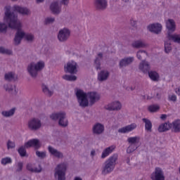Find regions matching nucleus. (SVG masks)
Segmentation results:
<instances>
[{
  "instance_id": "1",
  "label": "nucleus",
  "mask_w": 180,
  "mask_h": 180,
  "mask_svg": "<svg viewBox=\"0 0 180 180\" xmlns=\"http://www.w3.org/2000/svg\"><path fill=\"white\" fill-rule=\"evenodd\" d=\"M4 20L6 23H8V27L17 30L14 37L15 46H19L23 37H25L27 41H33V40H34V34H25V32L22 30V23H20V21L18 19V15L11 11V9H6Z\"/></svg>"
},
{
  "instance_id": "2",
  "label": "nucleus",
  "mask_w": 180,
  "mask_h": 180,
  "mask_svg": "<svg viewBox=\"0 0 180 180\" xmlns=\"http://www.w3.org/2000/svg\"><path fill=\"white\" fill-rule=\"evenodd\" d=\"M116 161H117V154H114L110 157L105 162L103 167L102 174L106 175L112 172L116 166Z\"/></svg>"
},
{
  "instance_id": "3",
  "label": "nucleus",
  "mask_w": 180,
  "mask_h": 180,
  "mask_svg": "<svg viewBox=\"0 0 180 180\" xmlns=\"http://www.w3.org/2000/svg\"><path fill=\"white\" fill-rule=\"evenodd\" d=\"M44 67L45 64L43 61H39L37 63L32 62L28 65L27 70L32 78H37L39 71H41Z\"/></svg>"
},
{
  "instance_id": "4",
  "label": "nucleus",
  "mask_w": 180,
  "mask_h": 180,
  "mask_svg": "<svg viewBox=\"0 0 180 180\" xmlns=\"http://www.w3.org/2000/svg\"><path fill=\"white\" fill-rule=\"evenodd\" d=\"M75 95L77 98V101L81 108H88L89 101H88V93H85L82 89H77Z\"/></svg>"
},
{
  "instance_id": "5",
  "label": "nucleus",
  "mask_w": 180,
  "mask_h": 180,
  "mask_svg": "<svg viewBox=\"0 0 180 180\" xmlns=\"http://www.w3.org/2000/svg\"><path fill=\"white\" fill-rule=\"evenodd\" d=\"M67 172V164L60 163L55 168L54 177L57 180H65V173Z\"/></svg>"
},
{
  "instance_id": "6",
  "label": "nucleus",
  "mask_w": 180,
  "mask_h": 180,
  "mask_svg": "<svg viewBox=\"0 0 180 180\" xmlns=\"http://www.w3.org/2000/svg\"><path fill=\"white\" fill-rule=\"evenodd\" d=\"M52 120H59L58 124L61 127H67L68 126V120L65 118V112L53 113L50 115Z\"/></svg>"
},
{
  "instance_id": "7",
  "label": "nucleus",
  "mask_w": 180,
  "mask_h": 180,
  "mask_svg": "<svg viewBox=\"0 0 180 180\" xmlns=\"http://www.w3.org/2000/svg\"><path fill=\"white\" fill-rule=\"evenodd\" d=\"M71 36V31L68 28H63L59 30L58 33V39L60 43H65Z\"/></svg>"
},
{
  "instance_id": "8",
  "label": "nucleus",
  "mask_w": 180,
  "mask_h": 180,
  "mask_svg": "<svg viewBox=\"0 0 180 180\" xmlns=\"http://www.w3.org/2000/svg\"><path fill=\"white\" fill-rule=\"evenodd\" d=\"M78 67L77 62L70 60L65 65V71L69 74H77L78 72Z\"/></svg>"
},
{
  "instance_id": "9",
  "label": "nucleus",
  "mask_w": 180,
  "mask_h": 180,
  "mask_svg": "<svg viewBox=\"0 0 180 180\" xmlns=\"http://www.w3.org/2000/svg\"><path fill=\"white\" fill-rule=\"evenodd\" d=\"M41 127V121L39 118H32L28 121V128L30 130L36 131Z\"/></svg>"
},
{
  "instance_id": "10",
  "label": "nucleus",
  "mask_w": 180,
  "mask_h": 180,
  "mask_svg": "<svg viewBox=\"0 0 180 180\" xmlns=\"http://www.w3.org/2000/svg\"><path fill=\"white\" fill-rule=\"evenodd\" d=\"M166 28L167 30V37H169V34H172L176 30V24L175 23V20L174 19H168L165 21Z\"/></svg>"
},
{
  "instance_id": "11",
  "label": "nucleus",
  "mask_w": 180,
  "mask_h": 180,
  "mask_svg": "<svg viewBox=\"0 0 180 180\" xmlns=\"http://www.w3.org/2000/svg\"><path fill=\"white\" fill-rule=\"evenodd\" d=\"M148 30L155 34H160L162 32V25L160 22L153 23L148 25Z\"/></svg>"
},
{
  "instance_id": "12",
  "label": "nucleus",
  "mask_w": 180,
  "mask_h": 180,
  "mask_svg": "<svg viewBox=\"0 0 180 180\" xmlns=\"http://www.w3.org/2000/svg\"><path fill=\"white\" fill-rule=\"evenodd\" d=\"M152 180H165L164 172L160 167H156L155 172L151 174Z\"/></svg>"
},
{
  "instance_id": "13",
  "label": "nucleus",
  "mask_w": 180,
  "mask_h": 180,
  "mask_svg": "<svg viewBox=\"0 0 180 180\" xmlns=\"http://www.w3.org/2000/svg\"><path fill=\"white\" fill-rule=\"evenodd\" d=\"M25 147L26 148L34 147V150H39V148L41 147V143H40V140L37 139H33L25 143Z\"/></svg>"
},
{
  "instance_id": "14",
  "label": "nucleus",
  "mask_w": 180,
  "mask_h": 180,
  "mask_svg": "<svg viewBox=\"0 0 180 180\" xmlns=\"http://www.w3.org/2000/svg\"><path fill=\"white\" fill-rule=\"evenodd\" d=\"M50 11L53 15H60V13H61V6H60V1H53L50 5Z\"/></svg>"
},
{
  "instance_id": "15",
  "label": "nucleus",
  "mask_w": 180,
  "mask_h": 180,
  "mask_svg": "<svg viewBox=\"0 0 180 180\" xmlns=\"http://www.w3.org/2000/svg\"><path fill=\"white\" fill-rule=\"evenodd\" d=\"M134 62V57L133 56L125 57L120 60L119 67L120 68H124L126 67H128V65L133 64Z\"/></svg>"
},
{
  "instance_id": "16",
  "label": "nucleus",
  "mask_w": 180,
  "mask_h": 180,
  "mask_svg": "<svg viewBox=\"0 0 180 180\" xmlns=\"http://www.w3.org/2000/svg\"><path fill=\"white\" fill-rule=\"evenodd\" d=\"M87 98L89 99L90 105H95L101 99V95L98 92L91 91L87 93Z\"/></svg>"
},
{
  "instance_id": "17",
  "label": "nucleus",
  "mask_w": 180,
  "mask_h": 180,
  "mask_svg": "<svg viewBox=\"0 0 180 180\" xmlns=\"http://www.w3.org/2000/svg\"><path fill=\"white\" fill-rule=\"evenodd\" d=\"M139 68L143 72V74H147L151 70V65L150 64V62L143 60L139 63Z\"/></svg>"
},
{
  "instance_id": "18",
  "label": "nucleus",
  "mask_w": 180,
  "mask_h": 180,
  "mask_svg": "<svg viewBox=\"0 0 180 180\" xmlns=\"http://www.w3.org/2000/svg\"><path fill=\"white\" fill-rule=\"evenodd\" d=\"M48 151L51 154V155H53V157H55L56 158H58L59 160L64 158V154L63 153V152L59 151L51 146H48Z\"/></svg>"
},
{
  "instance_id": "19",
  "label": "nucleus",
  "mask_w": 180,
  "mask_h": 180,
  "mask_svg": "<svg viewBox=\"0 0 180 180\" xmlns=\"http://www.w3.org/2000/svg\"><path fill=\"white\" fill-rule=\"evenodd\" d=\"M94 5L97 11H105L108 8V0H95Z\"/></svg>"
},
{
  "instance_id": "20",
  "label": "nucleus",
  "mask_w": 180,
  "mask_h": 180,
  "mask_svg": "<svg viewBox=\"0 0 180 180\" xmlns=\"http://www.w3.org/2000/svg\"><path fill=\"white\" fill-rule=\"evenodd\" d=\"M106 110H120L122 109V103L119 101L112 102L105 106Z\"/></svg>"
},
{
  "instance_id": "21",
  "label": "nucleus",
  "mask_w": 180,
  "mask_h": 180,
  "mask_svg": "<svg viewBox=\"0 0 180 180\" xmlns=\"http://www.w3.org/2000/svg\"><path fill=\"white\" fill-rule=\"evenodd\" d=\"M92 131L94 134H102L105 131V126L99 122L96 123L92 128Z\"/></svg>"
},
{
  "instance_id": "22",
  "label": "nucleus",
  "mask_w": 180,
  "mask_h": 180,
  "mask_svg": "<svg viewBox=\"0 0 180 180\" xmlns=\"http://www.w3.org/2000/svg\"><path fill=\"white\" fill-rule=\"evenodd\" d=\"M13 9L15 12L20 13V15H22L23 16L30 15V10H29L26 7H22V6H14Z\"/></svg>"
},
{
  "instance_id": "23",
  "label": "nucleus",
  "mask_w": 180,
  "mask_h": 180,
  "mask_svg": "<svg viewBox=\"0 0 180 180\" xmlns=\"http://www.w3.org/2000/svg\"><path fill=\"white\" fill-rule=\"evenodd\" d=\"M136 127H137V124H136L135 123H133L126 127H124L121 129H119L118 133H123V134L129 133V131H133V130H134V129H136Z\"/></svg>"
},
{
  "instance_id": "24",
  "label": "nucleus",
  "mask_w": 180,
  "mask_h": 180,
  "mask_svg": "<svg viewBox=\"0 0 180 180\" xmlns=\"http://www.w3.org/2000/svg\"><path fill=\"white\" fill-rule=\"evenodd\" d=\"M170 129H172V124H171L169 122H167L161 124L158 127V131H159V133H164L165 131H168V130H169Z\"/></svg>"
},
{
  "instance_id": "25",
  "label": "nucleus",
  "mask_w": 180,
  "mask_h": 180,
  "mask_svg": "<svg viewBox=\"0 0 180 180\" xmlns=\"http://www.w3.org/2000/svg\"><path fill=\"white\" fill-rule=\"evenodd\" d=\"M109 75H110L109 71L105 70H101L98 74V79L100 81V82H103V81H106L108 78H109Z\"/></svg>"
},
{
  "instance_id": "26",
  "label": "nucleus",
  "mask_w": 180,
  "mask_h": 180,
  "mask_svg": "<svg viewBox=\"0 0 180 180\" xmlns=\"http://www.w3.org/2000/svg\"><path fill=\"white\" fill-rule=\"evenodd\" d=\"M102 60H103V53L100 52L97 54L94 60V65L97 71L101 70V61H102Z\"/></svg>"
},
{
  "instance_id": "27",
  "label": "nucleus",
  "mask_w": 180,
  "mask_h": 180,
  "mask_svg": "<svg viewBox=\"0 0 180 180\" xmlns=\"http://www.w3.org/2000/svg\"><path fill=\"white\" fill-rule=\"evenodd\" d=\"M4 88L5 91H6V92H9V94H12L13 95H16L18 94L15 85H12L11 84H4Z\"/></svg>"
},
{
  "instance_id": "28",
  "label": "nucleus",
  "mask_w": 180,
  "mask_h": 180,
  "mask_svg": "<svg viewBox=\"0 0 180 180\" xmlns=\"http://www.w3.org/2000/svg\"><path fill=\"white\" fill-rule=\"evenodd\" d=\"M4 79L8 81V82H12V81H16L18 79V77L13 72H9L6 73L4 75Z\"/></svg>"
},
{
  "instance_id": "29",
  "label": "nucleus",
  "mask_w": 180,
  "mask_h": 180,
  "mask_svg": "<svg viewBox=\"0 0 180 180\" xmlns=\"http://www.w3.org/2000/svg\"><path fill=\"white\" fill-rule=\"evenodd\" d=\"M142 121L145 123V130L151 133L153 131V123L151 121L147 118H143Z\"/></svg>"
},
{
  "instance_id": "30",
  "label": "nucleus",
  "mask_w": 180,
  "mask_h": 180,
  "mask_svg": "<svg viewBox=\"0 0 180 180\" xmlns=\"http://www.w3.org/2000/svg\"><path fill=\"white\" fill-rule=\"evenodd\" d=\"M172 124V129H173V131L174 133H179L180 132V120H174Z\"/></svg>"
},
{
  "instance_id": "31",
  "label": "nucleus",
  "mask_w": 180,
  "mask_h": 180,
  "mask_svg": "<svg viewBox=\"0 0 180 180\" xmlns=\"http://www.w3.org/2000/svg\"><path fill=\"white\" fill-rule=\"evenodd\" d=\"M146 46L147 44L141 40H137L132 43V47H134V49H144Z\"/></svg>"
},
{
  "instance_id": "32",
  "label": "nucleus",
  "mask_w": 180,
  "mask_h": 180,
  "mask_svg": "<svg viewBox=\"0 0 180 180\" xmlns=\"http://www.w3.org/2000/svg\"><path fill=\"white\" fill-rule=\"evenodd\" d=\"M113 150H115V146H109L108 148H106L102 153L101 158H106V157L113 153Z\"/></svg>"
},
{
  "instance_id": "33",
  "label": "nucleus",
  "mask_w": 180,
  "mask_h": 180,
  "mask_svg": "<svg viewBox=\"0 0 180 180\" xmlns=\"http://www.w3.org/2000/svg\"><path fill=\"white\" fill-rule=\"evenodd\" d=\"M16 108H13L10 110H4L1 112L3 117H11L15 115Z\"/></svg>"
},
{
  "instance_id": "34",
  "label": "nucleus",
  "mask_w": 180,
  "mask_h": 180,
  "mask_svg": "<svg viewBox=\"0 0 180 180\" xmlns=\"http://www.w3.org/2000/svg\"><path fill=\"white\" fill-rule=\"evenodd\" d=\"M127 142L131 146H137L140 143V136L129 137L127 139Z\"/></svg>"
},
{
  "instance_id": "35",
  "label": "nucleus",
  "mask_w": 180,
  "mask_h": 180,
  "mask_svg": "<svg viewBox=\"0 0 180 180\" xmlns=\"http://www.w3.org/2000/svg\"><path fill=\"white\" fill-rule=\"evenodd\" d=\"M171 40L169 38H167L166 41H165V53L167 54H169V52L172 50V46H171Z\"/></svg>"
},
{
  "instance_id": "36",
  "label": "nucleus",
  "mask_w": 180,
  "mask_h": 180,
  "mask_svg": "<svg viewBox=\"0 0 180 180\" xmlns=\"http://www.w3.org/2000/svg\"><path fill=\"white\" fill-rule=\"evenodd\" d=\"M136 57H137L138 60H143V59L146 58V57H148V53H147V51H146L144 50H139L136 53Z\"/></svg>"
},
{
  "instance_id": "37",
  "label": "nucleus",
  "mask_w": 180,
  "mask_h": 180,
  "mask_svg": "<svg viewBox=\"0 0 180 180\" xmlns=\"http://www.w3.org/2000/svg\"><path fill=\"white\" fill-rule=\"evenodd\" d=\"M0 54H6V56H13V51L0 46Z\"/></svg>"
},
{
  "instance_id": "38",
  "label": "nucleus",
  "mask_w": 180,
  "mask_h": 180,
  "mask_svg": "<svg viewBox=\"0 0 180 180\" xmlns=\"http://www.w3.org/2000/svg\"><path fill=\"white\" fill-rule=\"evenodd\" d=\"M149 77L152 81L157 82L158 81V79L160 78V75L157 73L155 71H149L148 72Z\"/></svg>"
},
{
  "instance_id": "39",
  "label": "nucleus",
  "mask_w": 180,
  "mask_h": 180,
  "mask_svg": "<svg viewBox=\"0 0 180 180\" xmlns=\"http://www.w3.org/2000/svg\"><path fill=\"white\" fill-rule=\"evenodd\" d=\"M26 146H20L18 149V154H20V155L21 157H29V155H27V152L26 151Z\"/></svg>"
},
{
  "instance_id": "40",
  "label": "nucleus",
  "mask_w": 180,
  "mask_h": 180,
  "mask_svg": "<svg viewBox=\"0 0 180 180\" xmlns=\"http://www.w3.org/2000/svg\"><path fill=\"white\" fill-rule=\"evenodd\" d=\"M167 39H169V40H173L174 43L180 44V34H169Z\"/></svg>"
},
{
  "instance_id": "41",
  "label": "nucleus",
  "mask_w": 180,
  "mask_h": 180,
  "mask_svg": "<svg viewBox=\"0 0 180 180\" xmlns=\"http://www.w3.org/2000/svg\"><path fill=\"white\" fill-rule=\"evenodd\" d=\"M42 91L45 95H47V96H53V94H54V91L53 90H50L46 85H42Z\"/></svg>"
},
{
  "instance_id": "42",
  "label": "nucleus",
  "mask_w": 180,
  "mask_h": 180,
  "mask_svg": "<svg viewBox=\"0 0 180 180\" xmlns=\"http://www.w3.org/2000/svg\"><path fill=\"white\" fill-rule=\"evenodd\" d=\"M35 154L40 160H44L47 157V152L46 151L36 150Z\"/></svg>"
},
{
  "instance_id": "43",
  "label": "nucleus",
  "mask_w": 180,
  "mask_h": 180,
  "mask_svg": "<svg viewBox=\"0 0 180 180\" xmlns=\"http://www.w3.org/2000/svg\"><path fill=\"white\" fill-rule=\"evenodd\" d=\"M148 110L150 113H154L160 110V105H152L148 107Z\"/></svg>"
},
{
  "instance_id": "44",
  "label": "nucleus",
  "mask_w": 180,
  "mask_h": 180,
  "mask_svg": "<svg viewBox=\"0 0 180 180\" xmlns=\"http://www.w3.org/2000/svg\"><path fill=\"white\" fill-rule=\"evenodd\" d=\"M139 148V146L137 145H129V146L127 149V154H131L133 151H136Z\"/></svg>"
},
{
  "instance_id": "45",
  "label": "nucleus",
  "mask_w": 180,
  "mask_h": 180,
  "mask_svg": "<svg viewBox=\"0 0 180 180\" xmlns=\"http://www.w3.org/2000/svg\"><path fill=\"white\" fill-rule=\"evenodd\" d=\"M2 165H7V164H12V159L9 157L4 158L1 160Z\"/></svg>"
},
{
  "instance_id": "46",
  "label": "nucleus",
  "mask_w": 180,
  "mask_h": 180,
  "mask_svg": "<svg viewBox=\"0 0 180 180\" xmlns=\"http://www.w3.org/2000/svg\"><path fill=\"white\" fill-rule=\"evenodd\" d=\"M63 79L66 81H77V76L65 75L63 76Z\"/></svg>"
},
{
  "instance_id": "47",
  "label": "nucleus",
  "mask_w": 180,
  "mask_h": 180,
  "mask_svg": "<svg viewBox=\"0 0 180 180\" xmlns=\"http://www.w3.org/2000/svg\"><path fill=\"white\" fill-rule=\"evenodd\" d=\"M8 25L5 22H0V33H6Z\"/></svg>"
},
{
  "instance_id": "48",
  "label": "nucleus",
  "mask_w": 180,
  "mask_h": 180,
  "mask_svg": "<svg viewBox=\"0 0 180 180\" xmlns=\"http://www.w3.org/2000/svg\"><path fill=\"white\" fill-rule=\"evenodd\" d=\"M56 22L55 18L48 17L45 19V25H51Z\"/></svg>"
},
{
  "instance_id": "49",
  "label": "nucleus",
  "mask_w": 180,
  "mask_h": 180,
  "mask_svg": "<svg viewBox=\"0 0 180 180\" xmlns=\"http://www.w3.org/2000/svg\"><path fill=\"white\" fill-rule=\"evenodd\" d=\"M15 142L11 141V140L8 141V142H7L8 150H9L11 148H15Z\"/></svg>"
},
{
  "instance_id": "50",
  "label": "nucleus",
  "mask_w": 180,
  "mask_h": 180,
  "mask_svg": "<svg viewBox=\"0 0 180 180\" xmlns=\"http://www.w3.org/2000/svg\"><path fill=\"white\" fill-rule=\"evenodd\" d=\"M23 169V162H19L17 164V172H21V171Z\"/></svg>"
},
{
  "instance_id": "51",
  "label": "nucleus",
  "mask_w": 180,
  "mask_h": 180,
  "mask_svg": "<svg viewBox=\"0 0 180 180\" xmlns=\"http://www.w3.org/2000/svg\"><path fill=\"white\" fill-rule=\"evenodd\" d=\"M169 101L171 102H175L176 101V96L175 94L173 95H169L168 96Z\"/></svg>"
},
{
  "instance_id": "52",
  "label": "nucleus",
  "mask_w": 180,
  "mask_h": 180,
  "mask_svg": "<svg viewBox=\"0 0 180 180\" xmlns=\"http://www.w3.org/2000/svg\"><path fill=\"white\" fill-rule=\"evenodd\" d=\"M130 25L133 27H136L137 26V21H136V20H134V18H131L130 19Z\"/></svg>"
},
{
  "instance_id": "53",
  "label": "nucleus",
  "mask_w": 180,
  "mask_h": 180,
  "mask_svg": "<svg viewBox=\"0 0 180 180\" xmlns=\"http://www.w3.org/2000/svg\"><path fill=\"white\" fill-rule=\"evenodd\" d=\"M60 4L62 5H65V6H67L68 4H70V0H60Z\"/></svg>"
},
{
  "instance_id": "54",
  "label": "nucleus",
  "mask_w": 180,
  "mask_h": 180,
  "mask_svg": "<svg viewBox=\"0 0 180 180\" xmlns=\"http://www.w3.org/2000/svg\"><path fill=\"white\" fill-rule=\"evenodd\" d=\"M27 171H30V172H33V166L32 165V164L27 165Z\"/></svg>"
},
{
  "instance_id": "55",
  "label": "nucleus",
  "mask_w": 180,
  "mask_h": 180,
  "mask_svg": "<svg viewBox=\"0 0 180 180\" xmlns=\"http://www.w3.org/2000/svg\"><path fill=\"white\" fill-rule=\"evenodd\" d=\"M41 171V167H40L39 169H38L37 167H34L32 169V172H40Z\"/></svg>"
},
{
  "instance_id": "56",
  "label": "nucleus",
  "mask_w": 180,
  "mask_h": 180,
  "mask_svg": "<svg viewBox=\"0 0 180 180\" xmlns=\"http://www.w3.org/2000/svg\"><path fill=\"white\" fill-rule=\"evenodd\" d=\"M155 98L160 101V99H161V93H156V96H155Z\"/></svg>"
},
{
  "instance_id": "57",
  "label": "nucleus",
  "mask_w": 180,
  "mask_h": 180,
  "mask_svg": "<svg viewBox=\"0 0 180 180\" xmlns=\"http://www.w3.org/2000/svg\"><path fill=\"white\" fill-rule=\"evenodd\" d=\"M160 118H161L162 120H165V119H167V115L162 114V115H161Z\"/></svg>"
},
{
  "instance_id": "58",
  "label": "nucleus",
  "mask_w": 180,
  "mask_h": 180,
  "mask_svg": "<svg viewBox=\"0 0 180 180\" xmlns=\"http://www.w3.org/2000/svg\"><path fill=\"white\" fill-rule=\"evenodd\" d=\"M95 154H96V152L95 151V150H92L91 151V157H94Z\"/></svg>"
},
{
  "instance_id": "59",
  "label": "nucleus",
  "mask_w": 180,
  "mask_h": 180,
  "mask_svg": "<svg viewBox=\"0 0 180 180\" xmlns=\"http://www.w3.org/2000/svg\"><path fill=\"white\" fill-rule=\"evenodd\" d=\"M176 94H177V95H180V87L176 89Z\"/></svg>"
},
{
  "instance_id": "60",
  "label": "nucleus",
  "mask_w": 180,
  "mask_h": 180,
  "mask_svg": "<svg viewBox=\"0 0 180 180\" xmlns=\"http://www.w3.org/2000/svg\"><path fill=\"white\" fill-rule=\"evenodd\" d=\"M74 180H82V178L76 176V177H75Z\"/></svg>"
},
{
  "instance_id": "61",
  "label": "nucleus",
  "mask_w": 180,
  "mask_h": 180,
  "mask_svg": "<svg viewBox=\"0 0 180 180\" xmlns=\"http://www.w3.org/2000/svg\"><path fill=\"white\" fill-rule=\"evenodd\" d=\"M41 2H44V0H37V4H41Z\"/></svg>"
},
{
  "instance_id": "62",
  "label": "nucleus",
  "mask_w": 180,
  "mask_h": 180,
  "mask_svg": "<svg viewBox=\"0 0 180 180\" xmlns=\"http://www.w3.org/2000/svg\"><path fill=\"white\" fill-rule=\"evenodd\" d=\"M122 2H125V4H127V2H129L130 0H122Z\"/></svg>"
},
{
  "instance_id": "63",
  "label": "nucleus",
  "mask_w": 180,
  "mask_h": 180,
  "mask_svg": "<svg viewBox=\"0 0 180 180\" xmlns=\"http://www.w3.org/2000/svg\"><path fill=\"white\" fill-rule=\"evenodd\" d=\"M127 164H129V162H130V159L129 158L127 159Z\"/></svg>"
},
{
  "instance_id": "64",
  "label": "nucleus",
  "mask_w": 180,
  "mask_h": 180,
  "mask_svg": "<svg viewBox=\"0 0 180 180\" xmlns=\"http://www.w3.org/2000/svg\"><path fill=\"white\" fill-rule=\"evenodd\" d=\"M152 97L148 96V99H151Z\"/></svg>"
}]
</instances>
